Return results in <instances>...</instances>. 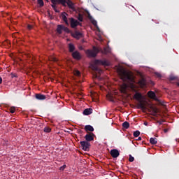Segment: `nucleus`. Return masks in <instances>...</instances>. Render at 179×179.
<instances>
[{
    "mask_svg": "<svg viewBox=\"0 0 179 179\" xmlns=\"http://www.w3.org/2000/svg\"><path fill=\"white\" fill-rule=\"evenodd\" d=\"M117 72L123 82H129L130 83H135V76L131 71H126L122 68H119Z\"/></svg>",
    "mask_w": 179,
    "mask_h": 179,
    "instance_id": "obj_1",
    "label": "nucleus"
},
{
    "mask_svg": "<svg viewBox=\"0 0 179 179\" xmlns=\"http://www.w3.org/2000/svg\"><path fill=\"white\" fill-rule=\"evenodd\" d=\"M99 52H102V54L107 55V54H110V52H111V50L109 47H105L103 49H99L96 46H94L93 50H87L86 51V54L88 55V57H91L92 58H95V57H97V54H99Z\"/></svg>",
    "mask_w": 179,
    "mask_h": 179,
    "instance_id": "obj_2",
    "label": "nucleus"
},
{
    "mask_svg": "<svg viewBox=\"0 0 179 179\" xmlns=\"http://www.w3.org/2000/svg\"><path fill=\"white\" fill-rule=\"evenodd\" d=\"M99 65H103V66H108L110 65V62L107 59H96L94 61V65L92 69L95 72H97L99 75L103 73V70L99 67Z\"/></svg>",
    "mask_w": 179,
    "mask_h": 179,
    "instance_id": "obj_3",
    "label": "nucleus"
},
{
    "mask_svg": "<svg viewBox=\"0 0 179 179\" xmlns=\"http://www.w3.org/2000/svg\"><path fill=\"white\" fill-rule=\"evenodd\" d=\"M80 148L84 150L85 152H89V150L90 149V143L86 141H80Z\"/></svg>",
    "mask_w": 179,
    "mask_h": 179,
    "instance_id": "obj_4",
    "label": "nucleus"
},
{
    "mask_svg": "<svg viewBox=\"0 0 179 179\" xmlns=\"http://www.w3.org/2000/svg\"><path fill=\"white\" fill-rule=\"evenodd\" d=\"M71 27L75 29L78 26H82V23H80L79 21L75 20L73 17L69 18Z\"/></svg>",
    "mask_w": 179,
    "mask_h": 179,
    "instance_id": "obj_5",
    "label": "nucleus"
},
{
    "mask_svg": "<svg viewBox=\"0 0 179 179\" xmlns=\"http://www.w3.org/2000/svg\"><path fill=\"white\" fill-rule=\"evenodd\" d=\"M96 135L92 132H87V134L85 136V139L86 142H92V141H94V137Z\"/></svg>",
    "mask_w": 179,
    "mask_h": 179,
    "instance_id": "obj_6",
    "label": "nucleus"
},
{
    "mask_svg": "<svg viewBox=\"0 0 179 179\" xmlns=\"http://www.w3.org/2000/svg\"><path fill=\"white\" fill-rule=\"evenodd\" d=\"M68 13L64 12V13H62L61 14V17L63 20V22H64L65 24H66V26H69V22H68Z\"/></svg>",
    "mask_w": 179,
    "mask_h": 179,
    "instance_id": "obj_7",
    "label": "nucleus"
},
{
    "mask_svg": "<svg viewBox=\"0 0 179 179\" xmlns=\"http://www.w3.org/2000/svg\"><path fill=\"white\" fill-rule=\"evenodd\" d=\"M72 57L74 59H77V61L82 59V56L80 55V53L78 51L73 52L72 53Z\"/></svg>",
    "mask_w": 179,
    "mask_h": 179,
    "instance_id": "obj_8",
    "label": "nucleus"
},
{
    "mask_svg": "<svg viewBox=\"0 0 179 179\" xmlns=\"http://www.w3.org/2000/svg\"><path fill=\"white\" fill-rule=\"evenodd\" d=\"M72 36L74 37V38L79 40V38H82V37H83V34L76 31L74 33H73Z\"/></svg>",
    "mask_w": 179,
    "mask_h": 179,
    "instance_id": "obj_9",
    "label": "nucleus"
},
{
    "mask_svg": "<svg viewBox=\"0 0 179 179\" xmlns=\"http://www.w3.org/2000/svg\"><path fill=\"white\" fill-rule=\"evenodd\" d=\"M138 85L143 89V87H146V80L145 78H141L138 82Z\"/></svg>",
    "mask_w": 179,
    "mask_h": 179,
    "instance_id": "obj_10",
    "label": "nucleus"
},
{
    "mask_svg": "<svg viewBox=\"0 0 179 179\" xmlns=\"http://www.w3.org/2000/svg\"><path fill=\"white\" fill-rule=\"evenodd\" d=\"M35 99H36V100H45L47 96L43 94H36Z\"/></svg>",
    "mask_w": 179,
    "mask_h": 179,
    "instance_id": "obj_11",
    "label": "nucleus"
},
{
    "mask_svg": "<svg viewBox=\"0 0 179 179\" xmlns=\"http://www.w3.org/2000/svg\"><path fill=\"white\" fill-rule=\"evenodd\" d=\"M143 97V96H142V94H141L140 92H136V94L134 96V99L137 100V101H141Z\"/></svg>",
    "mask_w": 179,
    "mask_h": 179,
    "instance_id": "obj_12",
    "label": "nucleus"
},
{
    "mask_svg": "<svg viewBox=\"0 0 179 179\" xmlns=\"http://www.w3.org/2000/svg\"><path fill=\"white\" fill-rule=\"evenodd\" d=\"M148 97H150V99H152L153 100H157V98L156 97V94L153 91L148 92Z\"/></svg>",
    "mask_w": 179,
    "mask_h": 179,
    "instance_id": "obj_13",
    "label": "nucleus"
},
{
    "mask_svg": "<svg viewBox=\"0 0 179 179\" xmlns=\"http://www.w3.org/2000/svg\"><path fill=\"white\" fill-rule=\"evenodd\" d=\"M86 132H93L94 131V128L92 125H86L84 128Z\"/></svg>",
    "mask_w": 179,
    "mask_h": 179,
    "instance_id": "obj_14",
    "label": "nucleus"
},
{
    "mask_svg": "<svg viewBox=\"0 0 179 179\" xmlns=\"http://www.w3.org/2000/svg\"><path fill=\"white\" fill-rule=\"evenodd\" d=\"M120 156V152L117 149H113V159H117Z\"/></svg>",
    "mask_w": 179,
    "mask_h": 179,
    "instance_id": "obj_15",
    "label": "nucleus"
},
{
    "mask_svg": "<svg viewBox=\"0 0 179 179\" xmlns=\"http://www.w3.org/2000/svg\"><path fill=\"white\" fill-rule=\"evenodd\" d=\"M92 113H93V109L86 108L83 111V115H90V114H92Z\"/></svg>",
    "mask_w": 179,
    "mask_h": 179,
    "instance_id": "obj_16",
    "label": "nucleus"
},
{
    "mask_svg": "<svg viewBox=\"0 0 179 179\" xmlns=\"http://www.w3.org/2000/svg\"><path fill=\"white\" fill-rule=\"evenodd\" d=\"M66 3L67 4V6H69L70 9H75V7L73 6V3L72 2V1L68 0L67 1H66Z\"/></svg>",
    "mask_w": 179,
    "mask_h": 179,
    "instance_id": "obj_17",
    "label": "nucleus"
},
{
    "mask_svg": "<svg viewBox=\"0 0 179 179\" xmlns=\"http://www.w3.org/2000/svg\"><path fill=\"white\" fill-rule=\"evenodd\" d=\"M62 30H64V25H58L57 31L59 34H62Z\"/></svg>",
    "mask_w": 179,
    "mask_h": 179,
    "instance_id": "obj_18",
    "label": "nucleus"
},
{
    "mask_svg": "<svg viewBox=\"0 0 179 179\" xmlns=\"http://www.w3.org/2000/svg\"><path fill=\"white\" fill-rule=\"evenodd\" d=\"M106 99L109 101L113 102V93L108 92V94H106Z\"/></svg>",
    "mask_w": 179,
    "mask_h": 179,
    "instance_id": "obj_19",
    "label": "nucleus"
},
{
    "mask_svg": "<svg viewBox=\"0 0 179 179\" xmlns=\"http://www.w3.org/2000/svg\"><path fill=\"white\" fill-rule=\"evenodd\" d=\"M69 50L70 52H73V51H75V45L72 43H69Z\"/></svg>",
    "mask_w": 179,
    "mask_h": 179,
    "instance_id": "obj_20",
    "label": "nucleus"
},
{
    "mask_svg": "<svg viewBox=\"0 0 179 179\" xmlns=\"http://www.w3.org/2000/svg\"><path fill=\"white\" fill-rule=\"evenodd\" d=\"M150 143H151V145H156L157 143V138H150Z\"/></svg>",
    "mask_w": 179,
    "mask_h": 179,
    "instance_id": "obj_21",
    "label": "nucleus"
},
{
    "mask_svg": "<svg viewBox=\"0 0 179 179\" xmlns=\"http://www.w3.org/2000/svg\"><path fill=\"white\" fill-rule=\"evenodd\" d=\"M127 89H128V85L127 84H123L122 85V92L123 93H126L127 92Z\"/></svg>",
    "mask_w": 179,
    "mask_h": 179,
    "instance_id": "obj_22",
    "label": "nucleus"
},
{
    "mask_svg": "<svg viewBox=\"0 0 179 179\" xmlns=\"http://www.w3.org/2000/svg\"><path fill=\"white\" fill-rule=\"evenodd\" d=\"M138 107L140 108H141L142 110H145L146 109V106H145V103H143V102H142V101H140V103L138 104Z\"/></svg>",
    "mask_w": 179,
    "mask_h": 179,
    "instance_id": "obj_23",
    "label": "nucleus"
},
{
    "mask_svg": "<svg viewBox=\"0 0 179 179\" xmlns=\"http://www.w3.org/2000/svg\"><path fill=\"white\" fill-rule=\"evenodd\" d=\"M122 127L125 129H128V128H129V122H124L122 123Z\"/></svg>",
    "mask_w": 179,
    "mask_h": 179,
    "instance_id": "obj_24",
    "label": "nucleus"
},
{
    "mask_svg": "<svg viewBox=\"0 0 179 179\" xmlns=\"http://www.w3.org/2000/svg\"><path fill=\"white\" fill-rule=\"evenodd\" d=\"M38 5H39V8H43L44 6V1L43 0H37Z\"/></svg>",
    "mask_w": 179,
    "mask_h": 179,
    "instance_id": "obj_25",
    "label": "nucleus"
},
{
    "mask_svg": "<svg viewBox=\"0 0 179 179\" xmlns=\"http://www.w3.org/2000/svg\"><path fill=\"white\" fill-rule=\"evenodd\" d=\"M92 23L93 25L95 26V27H96L98 31H100V28H99V27L97 26V21L93 20L92 21Z\"/></svg>",
    "mask_w": 179,
    "mask_h": 179,
    "instance_id": "obj_26",
    "label": "nucleus"
},
{
    "mask_svg": "<svg viewBox=\"0 0 179 179\" xmlns=\"http://www.w3.org/2000/svg\"><path fill=\"white\" fill-rule=\"evenodd\" d=\"M140 135H141V131H139L138 130L134 132V138H138V136H139Z\"/></svg>",
    "mask_w": 179,
    "mask_h": 179,
    "instance_id": "obj_27",
    "label": "nucleus"
},
{
    "mask_svg": "<svg viewBox=\"0 0 179 179\" xmlns=\"http://www.w3.org/2000/svg\"><path fill=\"white\" fill-rule=\"evenodd\" d=\"M44 132L50 133L51 132V128L46 127L43 129Z\"/></svg>",
    "mask_w": 179,
    "mask_h": 179,
    "instance_id": "obj_28",
    "label": "nucleus"
},
{
    "mask_svg": "<svg viewBox=\"0 0 179 179\" xmlns=\"http://www.w3.org/2000/svg\"><path fill=\"white\" fill-rule=\"evenodd\" d=\"M59 2L62 3L63 6H66V0H59Z\"/></svg>",
    "mask_w": 179,
    "mask_h": 179,
    "instance_id": "obj_29",
    "label": "nucleus"
},
{
    "mask_svg": "<svg viewBox=\"0 0 179 179\" xmlns=\"http://www.w3.org/2000/svg\"><path fill=\"white\" fill-rule=\"evenodd\" d=\"M78 20L79 22H83V15L82 14H78Z\"/></svg>",
    "mask_w": 179,
    "mask_h": 179,
    "instance_id": "obj_30",
    "label": "nucleus"
},
{
    "mask_svg": "<svg viewBox=\"0 0 179 179\" xmlns=\"http://www.w3.org/2000/svg\"><path fill=\"white\" fill-rule=\"evenodd\" d=\"M74 75L75 76H80V71L79 70L74 71Z\"/></svg>",
    "mask_w": 179,
    "mask_h": 179,
    "instance_id": "obj_31",
    "label": "nucleus"
},
{
    "mask_svg": "<svg viewBox=\"0 0 179 179\" xmlns=\"http://www.w3.org/2000/svg\"><path fill=\"white\" fill-rule=\"evenodd\" d=\"M63 31L66 33H69V29L65 26L63 25Z\"/></svg>",
    "mask_w": 179,
    "mask_h": 179,
    "instance_id": "obj_32",
    "label": "nucleus"
},
{
    "mask_svg": "<svg viewBox=\"0 0 179 179\" xmlns=\"http://www.w3.org/2000/svg\"><path fill=\"white\" fill-rule=\"evenodd\" d=\"M11 78L13 79V78H17V74L15 73H11L10 74Z\"/></svg>",
    "mask_w": 179,
    "mask_h": 179,
    "instance_id": "obj_33",
    "label": "nucleus"
},
{
    "mask_svg": "<svg viewBox=\"0 0 179 179\" xmlns=\"http://www.w3.org/2000/svg\"><path fill=\"white\" fill-rule=\"evenodd\" d=\"M9 111H10V113H11V114H14V113H15V107H11V108L9 109Z\"/></svg>",
    "mask_w": 179,
    "mask_h": 179,
    "instance_id": "obj_34",
    "label": "nucleus"
},
{
    "mask_svg": "<svg viewBox=\"0 0 179 179\" xmlns=\"http://www.w3.org/2000/svg\"><path fill=\"white\" fill-rule=\"evenodd\" d=\"M66 169V165H63L59 168L60 171H64Z\"/></svg>",
    "mask_w": 179,
    "mask_h": 179,
    "instance_id": "obj_35",
    "label": "nucleus"
},
{
    "mask_svg": "<svg viewBox=\"0 0 179 179\" xmlns=\"http://www.w3.org/2000/svg\"><path fill=\"white\" fill-rule=\"evenodd\" d=\"M177 79V77L174 76H171L169 77V80H176Z\"/></svg>",
    "mask_w": 179,
    "mask_h": 179,
    "instance_id": "obj_36",
    "label": "nucleus"
},
{
    "mask_svg": "<svg viewBox=\"0 0 179 179\" xmlns=\"http://www.w3.org/2000/svg\"><path fill=\"white\" fill-rule=\"evenodd\" d=\"M135 160V158H134V157H132L131 155H129V161L130 162H132Z\"/></svg>",
    "mask_w": 179,
    "mask_h": 179,
    "instance_id": "obj_37",
    "label": "nucleus"
},
{
    "mask_svg": "<svg viewBox=\"0 0 179 179\" xmlns=\"http://www.w3.org/2000/svg\"><path fill=\"white\" fill-rule=\"evenodd\" d=\"M52 3H53L54 5H57L58 0H50Z\"/></svg>",
    "mask_w": 179,
    "mask_h": 179,
    "instance_id": "obj_38",
    "label": "nucleus"
},
{
    "mask_svg": "<svg viewBox=\"0 0 179 179\" xmlns=\"http://www.w3.org/2000/svg\"><path fill=\"white\" fill-rule=\"evenodd\" d=\"M155 76L157 78H162V74H160V73H155Z\"/></svg>",
    "mask_w": 179,
    "mask_h": 179,
    "instance_id": "obj_39",
    "label": "nucleus"
},
{
    "mask_svg": "<svg viewBox=\"0 0 179 179\" xmlns=\"http://www.w3.org/2000/svg\"><path fill=\"white\" fill-rule=\"evenodd\" d=\"M27 29H28L29 30H31V29H33V26H31V25H30V24H28V25H27Z\"/></svg>",
    "mask_w": 179,
    "mask_h": 179,
    "instance_id": "obj_40",
    "label": "nucleus"
},
{
    "mask_svg": "<svg viewBox=\"0 0 179 179\" xmlns=\"http://www.w3.org/2000/svg\"><path fill=\"white\" fill-rule=\"evenodd\" d=\"M57 4H54V3H52V5H51V6H52V8L54 9V10H55V8H57V6H56Z\"/></svg>",
    "mask_w": 179,
    "mask_h": 179,
    "instance_id": "obj_41",
    "label": "nucleus"
},
{
    "mask_svg": "<svg viewBox=\"0 0 179 179\" xmlns=\"http://www.w3.org/2000/svg\"><path fill=\"white\" fill-rule=\"evenodd\" d=\"M52 61H53V62H57L58 61V59L57 58H55V57H53L52 59Z\"/></svg>",
    "mask_w": 179,
    "mask_h": 179,
    "instance_id": "obj_42",
    "label": "nucleus"
},
{
    "mask_svg": "<svg viewBox=\"0 0 179 179\" xmlns=\"http://www.w3.org/2000/svg\"><path fill=\"white\" fill-rule=\"evenodd\" d=\"M164 132L165 134H167V132H169V129H164Z\"/></svg>",
    "mask_w": 179,
    "mask_h": 179,
    "instance_id": "obj_43",
    "label": "nucleus"
},
{
    "mask_svg": "<svg viewBox=\"0 0 179 179\" xmlns=\"http://www.w3.org/2000/svg\"><path fill=\"white\" fill-rule=\"evenodd\" d=\"M95 78H96V79H100V76H99V75H95Z\"/></svg>",
    "mask_w": 179,
    "mask_h": 179,
    "instance_id": "obj_44",
    "label": "nucleus"
},
{
    "mask_svg": "<svg viewBox=\"0 0 179 179\" xmlns=\"http://www.w3.org/2000/svg\"><path fill=\"white\" fill-rule=\"evenodd\" d=\"M113 59H115V61H118V59H117V57H115V55H113Z\"/></svg>",
    "mask_w": 179,
    "mask_h": 179,
    "instance_id": "obj_45",
    "label": "nucleus"
},
{
    "mask_svg": "<svg viewBox=\"0 0 179 179\" xmlns=\"http://www.w3.org/2000/svg\"><path fill=\"white\" fill-rule=\"evenodd\" d=\"M88 17H89V20H92V16L90 15V14H89Z\"/></svg>",
    "mask_w": 179,
    "mask_h": 179,
    "instance_id": "obj_46",
    "label": "nucleus"
},
{
    "mask_svg": "<svg viewBox=\"0 0 179 179\" xmlns=\"http://www.w3.org/2000/svg\"><path fill=\"white\" fill-rule=\"evenodd\" d=\"M55 10V12H57V13H59V10H58L57 9V8H55V10Z\"/></svg>",
    "mask_w": 179,
    "mask_h": 179,
    "instance_id": "obj_47",
    "label": "nucleus"
},
{
    "mask_svg": "<svg viewBox=\"0 0 179 179\" xmlns=\"http://www.w3.org/2000/svg\"><path fill=\"white\" fill-rule=\"evenodd\" d=\"M2 83V77L0 76V85Z\"/></svg>",
    "mask_w": 179,
    "mask_h": 179,
    "instance_id": "obj_48",
    "label": "nucleus"
},
{
    "mask_svg": "<svg viewBox=\"0 0 179 179\" xmlns=\"http://www.w3.org/2000/svg\"><path fill=\"white\" fill-rule=\"evenodd\" d=\"M108 115H111V113H106V116L108 117Z\"/></svg>",
    "mask_w": 179,
    "mask_h": 179,
    "instance_id": "obj_49",
    "label": "nucleus"
},
{
    "mask_svg": "<svg viewBox=\"0 0 179 179\" xmlns=\"http://www.w3.org/2000/svg\"><path fill=\"white\" fill-rule=\"evenodd\" d=\"M144 125H145V127H148V122H145Z\"/></svg>",
    "mask_w": 179,
    "mask_h": 179,
    "instance_id": "obj_50",
    "label": "nucleus"
},
{
    "mask_svg": "<svg viewBox=\"0 0 179 179\" xmlns=\"http://www.w3.org/2000/svg\"><path fill=\"white\" fill-rule=\"evenodd\" d=\"M110 155L113 156V150H110Z\"/></svg>",
    "mask_w": 179,
    "mask_h": 179,
    "instance_id": "obj_51",
    "label": "nucleus"
},
{
    "mask_svg": "<svg viewBox=\"0 0 179 179\" xmlns=\"http://www.w3.org/2000/svg\"><path fill=\"white\" fill-rule=\"evenodd\" d=\"M138 141H142V137H138Z\"/></svg>",
    "mask_w": 179,
    "mask_h": 179,
    "instance_id": "obj_52",
    "label": "nucleus"
},
{
    "mask_svg": "<svg viewBox=\"0 0 179 179\" xmlns=\"http://www.w3.org/2000/svg\"><path fill=\"white\" fill-rule=\"evenodd\" d=\"M159 125H162L163 124V122H159Z\"/></svg>",
    "mask_w": 179,
    "mask_h": 179,
    "instance_id": "obj_53",
    "label": "nucleus"
},
{
    "mask_svg": "<svg viewBox=\"0 0 179 179\" xmlns=\"http://www.w3.org/2000/svg\"><path fill=\"white\" fill-rule=\"evenodd\" d=\"M154 111H155V113H157V112L156 111V110H154Z\"/></svg>",
    "mask_w": 179,
    "mask_h": 179,
    "instance_id": "obj_54",
    "label": "nucleus"
},
{
    "mask_svg": "<svg viewBox=\"0 0 179 179\" xmlns=\"http://www.w3.org/2000/svg\"><path fill=\"white\" fill-rule=\"evenodd\" d=\"M178 86H179V83H178Z\"/></svg>",
    "mask_w": 179,
    "mask_h": 179,
    "instance_id": "obj_55",
    "label": "nucleus"
},
{
    "mask_svg": "<svg viewBox=\"0 0 179 179\" xmlns=\"http://www.w3.org/2000/svg\"><path fill=\"white\" fill-rule=\"evenodd\" d=\"M133 86V87H135V86L134 85H132Z\"/></svg>",
    "mask_w": 179,
    "mask_h": 179,
    "instance_id": "obj_56",
    "label": "nucleus"
},
{
    "mask_svg": "<svg viewBox=\"0 0 179 179\" xmlns=\"http://www.w3.org/2000/svg\"><path fill=\"white\" fill-rule=\"evenodd\" d=\"M47 1V2H48V0H46Z\"/></svg>",
    "mask_w": 179,
    "mask_h": 179,
    "instance_id": "obj_57",
    "label": "nucleus"
},
{
    "mask_svg": "<svg viewBox=\"0 0 179 179\" xmlns=\"http://www.w3.org/2000/svg\"><path fill=\"white\" fill-rule=\"evenodd\" d=\"M33 1H36V0H33Z\"/></svg>",
    "mask_w": 179,
    "mask_h": 179,
    "instance_id": "obj_58",
    "label": "nucleus"
}]
</instances>
